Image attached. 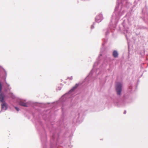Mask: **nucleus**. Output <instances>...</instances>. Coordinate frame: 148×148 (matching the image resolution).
<instances>
[{
  "label": "nucleus",
  "mask_w": 148,
  "mask_h": 148,
  "mask_svg": "<svg viewBox=\"0 0 148 148\" xmlns=\"http://www.w3.org/2000/svg\"><path fill=\"white\" fill-rule=\"evenodd\" d=\"M122 84L120 82H117L116 85V90L118 95H120L122 90Z\"/></svg>",
  "instance_id": "nucleus-1"
},
{
  "label": "nucleus",
  "mask_w": 148,
  "mask_h": 148,
  "mask_svg": "<svg viewBox=\"0 0 148 148\" xmlns=\"http://www.w3.org/2000/svg\"><path fill=\"white\" fill-rule=\"evenodd\" d=\"M19 105L22 106H27V103L25 102V101L21 100L19 102Z\"/></svg>",
  "instance_id": "nucleus-2"
},
{
  "label": "nucleus",
  "mask_w": 148,
  "mask_h": 148,
  "mask_svg": "<svg viewBox=\"0 0 148 148\" xmlns=\"http://www.w3.org/2000/svg\"><path fill=\"white\" fill-rule=\"evenodd\" d=\"M7 104L5 103H4L1 104V108L2 109L6 110L7 109Z\"/></svg>",
  "instance_id": "nucleus-3"
},
{
  "label": "nucleus",
  "mask_w": 148,
  "mask_h": 148,
  "mask_svg": "<svg viewBox=\"0 0 148 148\" xmlns=\"http://www.w3.org/2000/svg\"><path fill=\"white\" fill-rule=\"evenodd\" d=\"M4 97V96L2 93L0 94V101L1 102H3Z\"/></svg>",
  "instance_id": "nucleus-4"
},
{
  "label": "nucleus",
  "mask_w": 148,
  "mask_h": 148,
  "mask_svg": "<svg viewBox=\"0 0 148 148\" xmlns=\"http://www.w3.org/2000/svg\"><path fill=\"white\" fill-rule=\"evenodd\" d=\"M118 53L116 51H114L113 52V56L114 58H117L118 56Z\"/></svg>",
  "instance_id": "nucleus-5"
},
{
  "label": "nucleus",
  "mask_w": 148,
  "mask_h": 148,
  "mask_svg": "<svg viewBox=\"0 0 148 148\" xmlns=\"http://www.w3.org/2000/svg\"><path fill=\"white\" fill-rule=\"evenodd\" d=\"M2 89V86L1 83L0 82V93H1Z\"/></svg>",
  "instance_id": "nucleus-6"
},
{
  "label": "nucleus",
  "mask_w": 148,
  "mask_h": 148,
  "mask_svg": "<svg viewBox=\"0 0 148 148\" xmlns=\"http://www.w3.org/2000/svg\"><path fill=\"white\" fill-rule=\"evenodd\" d=\"M15 109L17 111H18L19 110V109L17 107H15Z\"/></svg>",
  "instance_id": "nucleus-7"
},
{
  "label": "nucleus",
  "mask_w": 148,
  "mask_h": 148,
  "mask_svg": "<svg viewBox=\"0 0 148 148\" xmlns=\"http://www.w3.org/2000/svg\"><path fill=\"white\" fill-rule=\"evenodd\" d=\"M12 93H9V95H12Z\"/></svg>",
  "instance_id": "nucleus-8"
}]
</instances>
